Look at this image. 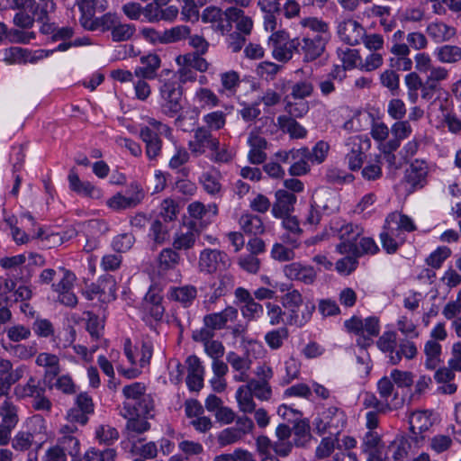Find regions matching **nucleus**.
Here are the masks:
<instances>
[{"mask_svg":"<svg viewBox=\"0 0 461 461\" xmlns=\"http://www.w3.org/2000/svg\"><path fill=\"white\" fill-rule=\"evenodd\" d=\"M301 25L308 28L309 32L302 38H297V53L303 56V61L310 62L324 52L326 44L330 39V32L328 23L317 18L303 19Z\"/></svg>","mask_w":461,"mask_h":461,"instance_id":"nucleus-1","label":"nucleus"},{"mask_svg":"<svg viewBox=\"0 0 461 461\" xmlns=\"http://www.w3.org/2000/svg\"><path fill=\"white\" fill-rule=\"evenodd\" d=\"M331 229L337 233L341 240L337 246L340 254H352L357 258L364 254L374 255L378 251V247L372 238L361 237L360 230L350 223H335Z\"/></svg>","mask_w":461,"mask_h":461,"instance_id":"nucleus-2","label":"nucleus"},{"mask_svg":"<svg viewBox=\"0 0 461 461\" xmlns=\"http://www.w3.org/2000/svg\"><path fill=\"white\" fill-rule=\"evenodd\" d=\"M282 307L285 310V324L302 328L312 319L315 312L314 303L303 296L297 289H290L281 298Z\"/></svg>","mask_w":461,"mask_h":461,"instance_id":"nucleus-3","label":"nucleus"},{"mask_svg":"<svg viewBox=\"0 0 461 461\" xmlns=\"http://www.w3.org/2000/svg\"><path fill=\"white\" fill-rule=\"evenodd\" d=\"M168 2H148L142 6L140 2H128L122 6L125 15L131 20L144 22L173 21L178 14V8L168 5Z\"/></svg>","mask_w":461,"mask_h":461,"instance_id":"nucleus-4","label":"nucleus"},{"mask_svg":"<svg viewBox=\"0 0 461 461\" xmlns=\"http://www.w3.org/2000/svg\"><path fill=\"white\" fill-rule=\"evenodd\" d=\"M148 125L140 126V138L145 143V153L149 160L157 159L161 154L162 140L159 136H164L172 143L176 142L173 134V129L167 124L156 120L155 118H149Z\"/></svg>","mask_w":461,"mask_h":461,"instance_id":"nucleus-5","label":"nucleus"},{"mask_svg":"<svg viewBox=\"0 0 461 461\" xmlns=\"http://www.w3.org/2000/svg\"><path fill=\"white\" fill-rule=\"evenodd\" d=\"M13 9H18V13L14 17V23L21 28H31L34 21L44 24L48 21V14L55 9L54 2H22L12 6Z\"/></svg>","mask_w":461,"mask_h":461,"instance_id":"nucleus-6","label":"nucleus"},{"mask_svg":"<svg viewBox=\"0 0 461 461\" xmlns=\"http://www.w3.org/2000/svg\"><path fill=\"white\" fill-rule=\"evenodd\" d=\"M161 112L167 117L174 118L175 124L183 128V116L179 114L183 105L181 104L183 90L176 80L165 81L159 88Z\"/></svg>","mask_w":461,"mask_h":461,"instance_id":"nucleus-7","label":"nucleus"},{"mask_svg":"<svg viewBox=\"0 0 461 461\" xmlns=\"http://www.w3.org/2000/svg\"><path fill=\"white\" fill-rule=\"evenodd\" d=\"M312 424L318 434H330L338 438L346 427L347 415L343 410L330 406L320 412Z\"/></svg>","mask_w":461,"mask_h":461,"instance_id":"nucleus-8","label":"nucleus"},{"mask_svg":"<svg viewBox=\"0 0 461 461\" xmlns=\"http://www.w3.org/2000/svg\"><path fill=\"white\" fill-rule=\"evenodd\" d=\"M345 327L348 331L361 336L357 339V344L361 347L369 345L372 342V337L377 336L380 330L379 320L373 316L366 319L352 317L345 321Z\"/></svg>","mask_w":461,"mask_h":461,"instance_id":"nucleus-9","label":"nucleus"},{"mask_svg":"<svg viewBox=\"0 0 461 461\" xmlns=\"http://www.w3.org/2000/svg\"><path fill=\"white\" fill-rule=\"evenodd\" d=\"M268 44L272 48L273 58L281 62H287L293 57V52H297L298 39H288V34L285 31H276L273 32Z\"/></svg>","mask_w":461,"mask_h":461,"instance_id":"nucleus-10","label":"nucleus"},{"mask_svg":"<svg viewBox=\"0 0 461 461\" xmlns=\"http://www.w3.org/2000/svg\"><path fill=\"white\" fill-rule=\"evenodd\" d=\"M219 139L208 128L198 126L194 130L193 140L188 141V149L194 156H201L205 151L217 149Z\"/></svg>","mask_w":461,"mask_h":461,"instance_id":"nucleus-11","label":"nucleus"},{"mask_svg":"<svg viewBox=\"0 0 461 461\" xmlns=\"http://www.w3.org/2000/svg\"><path fill=\"white\" fill-rule=\"evenodd\" d=\"M83 294L88 300L98 299L101 302H110L116 296V283L112 276L99 278L96 283L87 285Z\"/></svg>","mask_w":461,"mask_h":461,"instance_id":"nucleus-12","label":"nucleus"},{"mask_svg":"<svg viewBox=\"0 0 461 461\" xmlns=\"http://www.w3.org/2000/svg\"><path fill=\"white\" fill-rule=\"evenodd\" d=\"M124 354L131 365L144 367L149 364L153 354V345L150 341H142L140 346H133L131 339L124 341Z\"/></svg>","mask_w":461,"mask_h":461,"instance_id":"nucleus-13","label":"nucleus"},{"mask_svg":"<svg viewBox=\"0 0 461 461\" xmlns=\"http://www.w3.org/2000/svg\"><path fill=\"white\" fill-rule=\"evenodd\" d=\"M228 256L220 250L205 249L200 253L199 269L204 273H213L229 266Z\"/></svg>","mask_w":461,"mask_h":461,"instance_id":"nucleus-14","label":"nucleus"},{"mask_svg":"<svg viewBox=\"0 0 461 461\" xmlns=\"http://www.w3.org/2000/svg\"><path fill=\"white\" fill-rule=\"evenodd\" d=\"M78 10L81 13L80 24L88 31L97 30V14L104 13L107 6L103 2H77Z\"/></svg>","mask_w":461,"mask_h":461,"instance_id":"nucleus-15","label":"nucleus"},{"mask_svg":"<svg viewBox=\"0 0 461 461\" xmlns=\"http://www.w3.org/2000/svg\"><path fill=\"white\" fill-rule=\"evenodd\" d=\"M151 407L146 404L140 408L132 407V410L124 411L122 415L128 419L127 429L136 433H143L149 429V423L147 421V416L149 414Z\"/></svg>","mask_w":461,"mask_h":461,"instance_id":"nucleus-16","label":"nucleus"},{"mask_svg":"<svg viewBox=\"0 0 461 461\" xmlns=\"http://www.w3.org/2000/svg\"><path fill=\"white\" fill-rule=\"evenodd\" d=\"M187 376L186 385L190 391L198 392L203 386L204 366L201 359L194 356H189L186 360Z\"/></svg>","mask_w":461,"mask_h":461,"instance_id":"nucleus-17","label":"nucleus"},{"mask_svg":"<svg viewBox=\"0 0 461 461\" xmlns=\"http://www.w3.org/2000/svg\"><path fill=\"white\" fill-rule=\"evenodd\" d=\"M393 138L381 147V151L390 154L395 151L401 145V142L410 137L412 133V127L409 121L399 120L391 126Z\"/></svg>","mask_w":461,"mask_h":461,"instance_id":"nucleus-18","label":"nucleus"},{"mask_svg":"<svg viewBox=\"0 0 461 461\" xmlns=\"http://www.w3.org/2000/svg\"><path fill=\"white\" fill-rule=\"evenodd\" d=\"M146 387L141 383H133L126 385L122 389V393L126 399L123 403V410H132L133 406L140 408L148 404L149 406V398L145 394Z\"/></svg>","mask_w":461,"mask_h":461,"instance_id":"nucleus-19","label":"nucleus"},{"mask_svg":"<svg viewBox=\"0 0 461 461\" xmlns=\"http://www.w3.org/2000/svg\"><path fill=\"white\" fill-rule=\"evenodd\" d=\"M429 167L425 160L415 159L405 171V180L412 190L422 188L427 184Z\"/></svg>","mask_w":461,"mask_h":461,"instance_id":"nucleus-20","label":"nucleus"},{"mask_svg":"<svg viewBox=\"0 0 461 461\" xmlns=\"http://www.w3.org/2000/svg\"><path fill=\"white\" fill-rule=\"evenodd\" d=\"M296 196L286 190L278 189L275 193V202L271 208L274 218L285 217L292 213L296 203Z\"/></svg>","mask_w":461,"mask_h":461,"instance_id":"nucleus-21","label":"nucleus"},{"mask_svg":"<svg viewBox=\"0 0 461 461\" xmlns=\"http://www.w3.org/2000/svg\"><path fill=\"white\" fill-rule=\"evenodd\" d=\"M202 21L203 23H212V28L215 31L220 32L221 34H225L231 31V26L230 25L229 17L227 15V10L222 12L220 8L209 6L203 12Z\"/></svg>","mask_w":461,"mask_h":461,"instance_id":"nucleus-22","label":"nucleus"},{"mask_svg":"<svg viewBox=\"0 0 461 461\" xmlns=\"http://www.w3.org/2000/svg\"><path fill=\"white\" fill-rule=\"evenodd\" d=\"M69 188L77 194L89 197L91 199H101L103 197L102 190L88 181H81L77 173L71 169L68 176Z\"/></svg>","mask_w":461,"mask_h":461,"instance_id":"nucleus-23","label":"nucleus"},{"mask_svg":"<svg viewBox=\"0 0 461 461\" xmlns=\"http://www.w3.org/2000/svg\"><path fill=\"white\" fill-rule=\"evenodd\" d=\"M338 33L340 40L345 43L357 45L362 41L365 29L357 22L347 20L339 25Z\"/></svg>","mask_w":461,"mask_h":461,"instance_id":"nucleus-24","label":"nucleus"},{"mask_svg":"<svg viewBox=\"0 0 461 461\" xmlns=\"http://www.w3.org/2000/svg\"><path fill=\"white\" fill-rule=\"evenodd\" d=\"M238 317V310L227 306L221 312L207 314L203 317V325L213 330L224 329L229 322L234 321Z\"/></svg>","mask_w":461,"mask_h":461,"instance_id":"nucleus-25","label":"nucleus"},{"mask_svg":"<svg viewBox=\"0 0 461 461\" xmlns=\"http://www.w3.org/2000/svg\"><path fill=\"white\" fill-rule=\"evenodd\" d=\"M284 275L290 280H297L304 284H312L316 278V271L312 267L303 266L298 262L285 265Z\"/></svg>","mask_w":461,"mask_h":461,"instance_id":"nucleus-26","label":"nucleus"},{"mask_svg":"<svg viewBox=\"0 0 461 461\" xmlns=\"http://www.w3.org/2000/svg\"><path fill=\"white\" fill-rule=\"evenodd\" d=\"M249 146L248 152V159L251 164L259 165L267 159V141L265 138L257 133L251 132L247 140Z\"/></svg>","mask_w":461,"mask_h":461,"instance_id":"nucleus-27","label":"nucleus"},{"mask_svg":"<svg viewBox=\"0 0 461 461\" xmlns=\"http://www.w3.org/2000/svg\"><path fill=\"white\" fill-rule=\"evenodd\" d=\"M187 212L193 219L200 221L202 225H207L218 213V207L215 203L207 205L201 202L194 201L187 206Z\"/></svg>","mask_w":461,"mask_h":461,"instance_id":"nucleus-28","label":"nucleus"},{"mask_svg":"<svg viewBox=\"0 0 461 461\" xmlns=\"http://www.w3.org/2000/svg\"><path fill=\"white\" fill-rule=\"evenodd\" d=\"M411 444L403 436H396L387 446L386 461H407Z\"/></svg>","mask_w":461,"mask_h":461,"instance_id":"nucleus-29","label":"nucleus"},{"mask_svg":"<svg viewBox=\"0 0 461 461\" xmlns=\"http://www.w3.org/2000/svg\"><path fill=\"white\" fill-rule=\"evenodd\" d=\"M377 348L389 358V362L393 365L400 363V357L396 353L397 349V334L395 331H384L376 341Z\"/></svg>","mask_w":461,"mask_h":461,"instance_id":"nucleus-30","label":"nucleus"},{"mask_svg":"<svg viewBox=\"0 0 461 461\" xmlns=\"http://www.w3.org/2000/svg\"><path fill=\"white\" fill-rule=\"evenodd\" d=\"M161 60L157 54H149L140 58V66L134 69V76L138 78L151 80L157 77Z\"/></svg>","mask_w":461,"mask_h":461,"instance_id":"nucleus-31","label":"nucleus"},{"mask_svg":"<svg viewBox=\"0 0 461 461\" xmlns=\"http://www.w3.org/2000/svg\"><path fill=\"white\" fill-rule=\"evenodd\" d=\"M192 102L198 111L211 110L219 105L220 99L210 88L200 86L194 91Z\"/></svg>","mask_w":461,"mask_h":461,"instance_id":"nucleus-32","label":"nucleus"},{"mask_svg":"<svg viewBox=\"0 0 461 461\" xmlns=\"http://www.w3.org/2000/svg\"><path fill=\"white\" fill-rule=\"evenodd\" d=\"M385 222L390 230H394L402 235H403V232H411L416 230L413 220L408 215L402 214L398 212L390 213L386 217Z\"/></svg>","mask_w":461,"mask_h":461,"instance_id":"nucleus-33","label":"nucleus"},{"mask_svg":"<svg viewBox=\"0 0 461 461\" xmlns=\"http://www.w3.org/2000/svg\"><path fill=\"white\" fill-rule=\"evenodd\" d=\"M197 295L194 285L172 286L167 291V298L181 303L184 307L190 306Z\"/></svg>","mask_w":461,"mask_h":461,"instance_id":"nucleus-34","label":"nucleus"},{"mask_svg":"<svg viewBox=\"0 0 461 461\" xmlns=\"http://www.w3.org/2000/svg\"><path fill=\"white\" fill-rule=\"evenodd\" d=\"M227 15L229 17L230 25L232 27V23L236 24V29L239 31L238 33L243 35L250 34L253 28L252 19L245 15L242 10L236 7L228 8Z\"/></svg>","mask_w":461,"mask_h":461,"instance_id":"nucleus-35","label":"nucleus"},{"mask_svg":"<svg viewBox=\"0 0 461 461\" xmlns=\"http://www.w3.org/2000/svg\"><path fill=\"white\" fill-rule=\"evenodd\" d=\"M301 157L307 158L312 164H321L325 161L330 151V145L324 140H319L310 150L306 147L298 149Z\"/></svg>","mask_w":461,"mask_h":461,"instance_id":"nucleus-36","label":"nucleus"},{"mask_svg":"<svg viewBox=\"0 0 461 461\" xmlns=\"http://www.w3.org/2000/svg\"><path fill=\"white\" fill-rule=\"evenodd\" d=\"M376 387L378 394L383 401L389 403L399 402V408L402 405L403 402L399 398L398 392L395 390L394 384L390 375H384L379 379Z\"/></svg>","mask_w":461,"mask_h":461,"instance_id":"nucleus-37","label":"nucleus"},{"mask_svg":"<svg viewBox=\"0 0 461 461\" xmlns=\"http://www.w3.org/2000/svg\"><path fill=\"white\" fill-rule=\"evenodd\" d=\"M428 35L437 43L451 40L456 35V29L441 22L430 23L427 27Z\"/></svg>","mask_w":461,"mask_h":461,"instance_id":"nucleus-38","label":"nucleus"},{"mask_svg":"<svg viewBox=\"0 0 461 461\" xmlns=\"http://www.w3.org/2000/svg\"><path fill=\"white\" fill-rule=\"evenodd\" d=\"M279 4L280 2H258L264 13V27L267 31L273 32L276 29L277 18L281 14Z\"/></svg>","mask_w":461,"mask_h":461,"instance_id":"nucleus-39","label":"nucleus"},{"mask_svg":"<svg viewBox=\"0 0 461 461\" xmlns=\"http://www.w3.org/2000/svg\"><path fill=\"white\" fill-rule=\"evenodd\" d=\"M405 237L394 230H390L384 222L383 231L380 233V241L383 249L389 254L394 253L398 247L403 243Z\"/></svg>","mask_w":461,"mask_h":461,"instance_id":"nucleus-40","label":"nucleus"},{"mask_svg":"<svg viewBox=\"0 0 461 461\" xmlns=\"http://www.w3.org/2000/svg\"><path fill=\"white\" fill-rule=\"evenodd\" d=\"M410 427L413 433L427 431L433 424L432 413L429 411H417L409 418Z\"/></svg>","mask_w":461,"mask_h":461,"instance_id":"nucleus-41","label":"nucleus"},{"mask_svg":"<svg viewBox=\"0 0 461 461\" xmlns=\"http://www.w3.org/2000/svg\"><path fill=\"white\" fill-rule=\"evenodd\" d=\"M221 87L219 93L228 97L235 95L240 84V78L238 72L230 70L220 75Z\"/></svg>","mask_w":461,"mask_h":461,"instance_id":"nucleus-42","label":"nucleus"},{"mask_svg":"<svg viewBox=\"0 0 461 461\" xmlns=\"http://www.w3.org/2000/svg\"><path fill=\"white\" fill-rule=\"evenodd\" d=\"M235 399L239 411L244 414L252 413L257 406L252 394L247 384L240 386L235 393Z\"/></svg>","mask_w":461,"mask_h":461,"instance_id":"nucleus-43","label":"nucleus"},{"mask_svg":"<svg viewBox=\"0 0 461 461\" xmlns=\"http://www.w3.org/2000/svg\"><path fill=\"white\" fill-rule=\"evenodd\" d=\"M279 128L287 132L292 139H303L307 135V130L294 119L281 115L277 118Z\"/></svg>","mask_w":461,"mask_h":461,"instance_id":"nucleus-44","label":"nucleus"},{"mask_svg":"<svg viewBox=\"0 0 461 461\" xmlns=\"http://www.w3.org/2000/svg\"><path fill=\"white\" fill-rule=\"evenodd\" d=\"M28 370V366L22 364L17 366L9 375L0 377V398L8 396L12 385L20 381Z\"/></svg>","mask_w":461,"mask_h":461,"instance_id":"nucleus-45","label":"nucleus"},{"mask_svg":"<svg viewBox=\"0 0 461 461\" xmlns=\"http://www.w3.org/2000/svg\"><path fill=\"white\" fill-rule=\"evenodd\" d=\"M43 391L40 382L34 376H30L25 384H19L14 389L15 396L19 399L34 398L36 395L43 393Z\"/></svg>","mask_w":461,"mask_h":461,"instance_id":"nucleus-46","label":"nucleus"},{"mask_svg":"<svg viewBox=\"0 0 461 461\" xmlns=\"http://www.w3.org/2000/svg\"><path fill=\"white\" fill-rule=\"evenodd\" d=\"M239 223L243 231L248 234L258 235L265 231L262 219L258 215L244 213L240 216Z\"/></svg>","mask_w":461,"mask_h":461,"instance_id":"nucleus-47","label":"nucleus"},{"mask_svg":"<svg viewBox=\"0 0 461 461\" xmlns=\"http://www.w3.org/2000/svg\"><path fill=\"white\" fill-rule=\"evenodd\" d=\"M452 110L453 104L448 97H437L429 104L428 113L430 117H436L439 122L451 113Z\"/></svg>","mask_w":461,"mask_h":461,"instance_id":"nucleus-48","label":"nucleus"},{"mask_svg":"<svg viewBox=\"0 0 461 461\" xmlns=\"http://www.w3.org/2000/svg\"><path fill=\"white\" fill-rule=\"evenodd\" d=\"M19 407L15 405L9 399L5 400L0 404V418L2 420L1 424H5L7 427L15 428L19 422Z\"/></svg>","mask_w":461,"mask_h":461,"instance_id":"nucleus-49","label":"nucleus"},{"mask_svg":"<svg viewBox=\"0 0 461 461\" xmlns=\"http://www.w3.org/2000/svg\"><path fill=\"white\" fill-rule=\"evenodd\" d=\"M179 255L171 249H163L158 258V274L164 276L173 270L178 264Z\"/></svg>","mask_w":461,"mask_h":461,"instance_id":"nucleus-50","label":"nucleus"},{"mask_svg":"<svg viewBox=\"0 0 461 461\" xmlns=\"http://www.w3.org/2000/svg\"><path fill=\"white\" fill-rule=\"evenodd\" d=\"M434 55L441 63H456L461 60V48L456 45H443L435 49Z\"/></svg>","mask_w":461,"mask_h":461,"instance_id":"nucleus-51","label":"nucleus"},{"mask_svg":"<svg viewBox=\"0 0 461 461\" xmlns=\"http://www.w3.org/2000/svg\"><path fill=\"white\" fill-rule=\"evenodd\" d=\"M442 347L439 342L433 339L428 340L424 345L426 356L425 366L428 369H435L440 362Z\"/></svg>","mask_w":461,"mask_h":461,"instance_id":"nucleus-52","label":"nucleus"},{"mask_svg":"<svg viewBox=\"0 0 461 461\" xmlns=\"http://www.w3.org/2000/svg\"><path fill=\"white\" fill-rule=\"evenodd\" d=\"M371 116L368 113H357L343 124V129L349 132H358L366 130L371 122Z\"/></svg>","mask_w":461,"mask_h":461,"instance_id":"nucleus-53","label":"nucleus"},{"mask_svg":"<svg viewBox=\"0 0 461 461\" xmlns=\"http://www.w3.org/2000/svg\"><path fill=\"white\" fill-rule=\"evenodd\" d=\"M197 231L193 228L180 230L175 234L173 247L175 249L183 250L191 249L196 240Z\"/></svg>","mask_w":461,"mask_h":461,"instance_id":"nucleus-54","label":"nucleus"},{"mask_svg":"<svg viewBox=\"0 0 461 461\" xmlns=\"http://www.w3.org/2000/svg\"><path fill=\"white\" fill-rule=\"evenodd\" d=\"M220 178L221 176L217 172L209 171L201 175L199 182L207 194L214 195L219 194L221 189Z\"/></svg>","mask_w":461,"mask_h":461,"instance_id":"nucleus-55","label":"nucleus"},{"mask_svg":"<svg viewBox=\"0 0 461 461\" xmlns=\"http://www.w3.org/2000/svg\"><path fill=\"white\" fill-rule=\"evenodd\" d=\"M176 62L177 65H189L194 68V69L198 70L200 72H204L208 69L209 63L205 59L201 57V54L198 53H187L185 55H180L176 57Z\"/></svg>","mask_w":461,"mask_h":461,"instance_id":"nucleus-56","label":"nucleus"},{"mask_svg":"<svg viewBox=\"0 0 461 461\" xmlns=\"http://www.w3.org/2000/svg\"><path fill=\"white\" fill-rule=\"evenodd\" d=\"M95 438L99 444L112 445L119 438V432L108 424H101L95 428Z\"/></svg>","mask_w":461,"mask_h":461,"instance_id":"nucleus-57","label":"nucleus"},{"mask_svg":"<svg viewBox=\"0 0 461 461\" xmlns=\"http://www.w3.org/2000/svg\"><path fill=\"white\" fill-rule=\"evenodd\" d=\"M202 121L203 128H208L212 132L220 131L226 124V113L222 111H212L205 113Z\"/></svg>","mask_w":461,"mask_h":461,"instance_id":"nucleus-58","label":"nucleus"},{"mask_svg":"<svg viewBox=\"0 0 461 461\" xmlns=\"http://www.w3.org/2000/svg\"><path fill=\"white\" fill-rule=\"evenodd\" d=\"M246 384L254 397L260 401H268L272 396L271 386L267 381L251 379Z\"/></svg>","mask_w":461,"mask_h":461,"instance_id":"nucleus-59","label":"nucleus"},{"mask_svg":"<svg viewBox=\"0 0 461 461\" xmlns=\"http://www.w3.org/2000/svg\"><path fill=\"white\" fill-rule=\"evenodd\" d=\"M289 331L287 328L281 327L276 330H269L265 334V341L271 349H278L283 346V343L287 339Z\"/></svg>","mask_w":461,"mask_h":461,"instance_id":"nucleus-60","label":"nucleus"},{"mask_svg":"<svg viewBox=\"0 0 461 461\" xmlns=\"http://www.w3.org/2000/svg\"><path fill=\"white\" fill-rule=\"evenodd\" d=\"M116 456L117 452L113 448L100 450L90 447L85 452L83 461H115Z\"/></svg>","mask_w":461,"mask_h":461,"instance_id":"nucleus-61","label":"nucleus"},{"mask_svg":"<svg viewBox=\"0 0 461 461\" xmlns=\"http://www.w3.org/2000/svg\"><path fill=\"white\" fill-rule=\"evenodd\" d=\"M234 286V276L230 273L219 276L218 281L212 285V296L217 299L225 295Z\"/></svg>","mask_w":461,"mask_h":461,"instance_id":"nucleus-62","label":"nucleus"},{"mask_svg":"<svg viewBox=\"0 0 461 461\" xmlns=\"http://www.w3.org/2000/svg\"><path fill=\"white\" fill-rule=\"evenodd\" d=\"M35 362L37 366L46 368L47 373L54 375H58L60 371L59 357L54 354L46 352L40 353Z\"/></svg>","mask_w":461,"mask_h":461,"instance_id":"nucleus-63","label":"nucleus"},{"mask_svg":"<svg viewBox=\"0 0 461 461\" xmlns=\"http://www.w3.org/2000/svg\"><path fill=\"white\" fill-rule=\"evenodd\" d=\"M190 34V29L185 25H177L162 32V44L176 42L185 39Z\"/></svg>","mask_w":461,"mask_h":461,"instance_id":"nucleus-64","label":"nucleus"}]
</instances>
